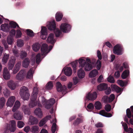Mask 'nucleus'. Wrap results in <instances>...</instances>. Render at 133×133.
<instances>
[{
	"instance_id": "32",
	"label": "nucleus",
	"mask_w": 133,
	"mask_h": 133,
	"mask_svg": "<svg viewBox=\"0 0 133 133\" xmlns=\"http://www.w3.org/2000/svg\"><path fill=\"white\" fill-rule=\"evenodd\" d=\"M63 17V14L60 12H57L55 15V19L57 22L61 21Z\"/></svg>"
},
{
	"instance_id": "4",
	"label": "nucleus",
	"mask_w": 133,
	"mask_h": 133,
	"mask_svg": "<svg viewBox=\"0 0 133 133\" xmlns=\"http://www.w3.org/2000/svg\"><path fill=\"white\" fill-rule=\"evenodd\" d=\"M78 62L79 64V66L83 67L85 65L84 70L85 71L90 70L92 68V65L89 63H86V61L83 59L80 58Z\"/></svg>"
},
{
	"instance_id": "54",
	"label": "nucleus",
	"mask_w": 133,
	"mask_h": 133,
	"mask_svg": "<svg viewBox=\"0 0 133 133\" xmlns=\"http://www.w3.org/2000/svg\"><path fill=\"white\" fill-rule=\"evenodd\" d=\"M24 124L23 122L21 121H18L17 122V127L19 128H22L24 126Z\"/></svg>"
},
{
	"instance_id": "46",
	"label": "nucleus",
	"mask_w": 133,
	"mask_h": 133,
	"mask_svg": "<svg viewBox=\"0 0 133 133\" xmlns=\"http://www.w3.org/2000/svg\"><path fill=\"white\" fill-rule=\"evenodd\" d=\"M5 102V100L4 97L0 98V108H2L4 106Z\"/></svg>"
},
{
	"instance_id": "59",
	"label": "nucleus",
	"mask_w": 133,
	"mask_h": 133,
	"mask_svg": "<svg viewBox=\"0 0 133 133\" xmlns=\"http://www.w3.org/2000/svg\"><path fill=\"white\" fill-rule=\"evenodd\" d=\"M95 126L96 128H102L104 126L103 124L101 122H99L95 125Z\"/></svg>"
},
{
	"instance_id": "31",
	"label": "nucleus",
	"mask_w": 133,
	"mask_h": 133,
	"mask_svg": "<svg viewBox=\"0 0 133 133\" xmlns=\"http://www.w3.org/2000/svg\"><path fill=\"white\" fill-rule=\"evenodd\" d=\"M1 30L5 32H8L9 31V27L8 24H5L1 25Z\"/></svg>"
},
{
	"instance_id": "27",
	"label": "nucleus",
	"mask_w": 133,
	"mask_h": 133,
	"mask_svg": "<svg viewBox=\"0 0 133 133\" xmlns=\"http://www.w3.org/2000/svg\"><path fill=\"white\" fill-rule=\"evenodd\" d=\"M77 75L79 78H83L85 75V73L83 70L81 68L78 70Z\"/></svg>"
},
{
	"instance_id": "6",
	"label": "nucleus",
	"mask_w": 133,
	"mask_h": 133,
	"mask_svg": "<svg viewBox=\"0 0 133 133\" xmlns=\"http://www.w3.org/2000/svg\"><path fill=\"white\" fill-rule=\"evenodd\" d=\"M123 48L119 44H117L114 48L113 51L114 54L117 55H121L123 53Z\"/></svg>"
},
{
	"instance_id": "48",
	"label": "nucleus",
	"mask_w": 133,
	"mask_h": 133,
	"mask_svg": "<svg viewBox=\"0 0 133 133\" xmlns=\"http://www.w3.org/2000/svg\"><path fill=\"white\" fill-rule=\"evenodd\" d=\"M26 31L27 34L28 36L30 37H32L34 36V33L32 30L28 29L26 30Z\"/></svg>"
},
{
	"instance_id": "23",
	"label": "nucleus",
	"mask_w": 133,
	"mask_h": 133,
	"mask_svg": "<svg viewBox=\"0 0 133 133\" xmlns=\"http://www.w3.org/2000/svg\"><path fill=\"white\" fill-rule=\"evenodd\" d=\"M30 61V60L29 58H25L23 61V66L25 68H28L29 65Z\"/></svg>"
},
{
	"instance_id": "10",
	"label": "nucleus",
	"mask_w": 133,
	"mask_h": 133,
	"mask_svg": "<svg viewBox=\"0 0 133 133\" xmlns=\"http://www.w3.org/2000/svg\"><path fill=\"white\" fill-rule=\"evenodd\" d=\"M47 36V28L45 27H42L41 30V35L40 37L43 39H45Z\"/></svg>"
},
{
	"instance_id": "16",
	"label": "nucleus",
	"mask_w": 133,
	"mask_h": 133,
	"mask_svg": "<svg viewBox=\"0 0 133 133\" xmlns=\"http://www.w3.org/2000/svg\"><path fill=\"white\" fill-rule=\"evenodd\" d=\"M46 41L47 43L52 44H54L55 42L54 38V35L52 33L50 34L48 36Z\"/></svg>"
},
{
	"instance_id": "51",
	"label": "nucleus",
	"mask_w": 133,
	"mask_h": 133,
	"mask_svg": "<svg viewBox=\"0 0 133 133\" xmlns=\"http://www.w3.org/2000/svg\"><path fill=\"white\" fill-rule=\"evenodd\" d=\"M17 43L18 46L19 47H22L24 45L23 41L21 39L18 40L17 41Z\"/></svg>"
},
{
	"instance_id": "5",
	"label": "nucleus",
	"mask_w": 133,
	"mask_h": 133,
	"mask_svg": "<svg viewBox=\"0 0 133 133\" xmlns=\"http://www.w3.org/2000/svg\"><path fill=\"white\" fill-rule=\"evenodd\" d=\"M57 90L58 92H62L63 94H65L67 93V88L65 85L62 86L61 83L58 82L56 84Z\"/></svg>"
},
{
	"instance_id": "60",
	"label": "nucleus",
	"mask_w": 133,
	"mask_h": 133,
	"mask_svg": "<svg viewBox=\"0 0 133 133\" xmlns=\"http://www.w3.org/2000/svg\"><path fill=\"white\" fill-rule=\"evenodd\" d=\"M108 81L109 82L111 83H113L115 82L114 78L112 76H110L108 79Z\"/></svg>"
},
{
	"instance_id": "29",
	"label": "nucleus",
	"mask_w": 133,
	"mask_h": 133,
	"mask_svg": "<svg viewBox=\"0 0 133 133\" xmlns=\"http://www.w3.org/2000/svg\"><path fill=\"white\" fill-rule=\"evenodd\" d=\"M64 71L65 75L68 76H70L72 73L71 69L70 67L66 68L64 70Z\"/></svg>"
},
{
	"instance_id": "49",
	"label": "nucleus",
	"mask_w": 133,
	"mask_h": 133,
	"mask_svg": "<svg viewBox=\"0 0 133 133\" xmlns=\"http://www.w3.org/2000/svg\"><path fill=\"white\" fill-rule=\"evenodd\" d=\"M10 91L6 89L4 90L3 92L4 95L6 97H8L10 96Z\"/></svg>"
},
{
	"instance_id": "53",
	"label": "nucleus",
	"mask_w": 133,
	"mask_h": 133,
	"mask_svg": "<svg viewBox=\"0 0 133 133\" xmlns=\"http://www.w3.org/2000/svg\"><path fill=\"white\" fill-rule=\"evenodd\" d=\"M104 109L107 112H109L110 111L111 109V106L110 104H107L105 106Z\"/></svg>"
},
{
	"instance_id": "26",
	"label": "nucleus",
	"mask_w": 133,
	"mask_h": 133,
	"mask_svg": "<svg viewBox=\"0 0 133 133\" xmlns=\"http://www.w3.org/2000/svg\"><path fill=\"white\" fill-rule=\"evenodd\" d=\"M21 64L20 61L18 62L16 65L13 71V73L15 74L19 70Z\"/></svg>"
},
{
	"instance_id": "57",
	"label": "nucleus",
	"mask_w": 133,
	"mask_h": 133,
	"mask_svg": "<svg viewBox=\"0 0 133 133\" xmlns=\"http://www.w3.org/2000/svg\"><path fill=\"white\" fill-rule=\"evenodd\" d=\"M96 64H97L96 68L98 70H99L100 69L101 66V62L100 60L98 59L97 61Z\"/></svg>"
},
{
	"instance_id": "41",
	"label": "nucleus",
	"mask_w": 133,
	"mask_h": 133,
	"mask_svg": "<svg viewBox=\"0 0 133 133\" xmlns=\"http://www.w3.org/2000/svg\"><path fill=\"white\" fill-rule=\"evenodd\" d=\"M78 61H76L71 63V65L73 69V72L75 73L76 72V67L77 65Z\"/></svg>"
},
{
	"instance_id": "36",
	"label": "nucleus",
	"mask_w": 133,
	"mask_h": 133,
	"mask_svg": "<svg viewBox=\"0 0 133 133\" xmlns=\"http://www.w3.org/2000/svg\"><path fill=\"white\" fill-rule=\"evenodd\" d=\"M41 45L40 44L38 43H35L34 44L32 45V49L35 51H38L40 49Z\"/></svg>"
},
{
	"instance_id": "62",
	"label": "nucleus",
	"mask_w": 133,
	"mask_h": 133,
	"mask_svg": "<svg viewBox=\"0 0 133 133\" xmlns=\"http://www.w3.org/2000/svg\"><path fill=\"white\" fill-rule=\"evenodd\" d=\"M111 90L110 87H108L107 89H105V93L107 95H109L110 93Z\"/></svg>"
},
{
	"instance_id": "38",
	"label": "nucleus",
	"mask_w": 133,
	"mask_h": 133,
	"mask_svg": "<svg viewBox=\"0 0 133 133\" xmlns=\"http://www.w3.org/2000/svg\"><path fill=\"white\" fill-rule=\"evenodd\" d=\"M30 121L32 125L36 124L37 123L38 121L37 119L34 117L31 116L30 117Z\"/></svg>"
},
{
	"instance_id": "17",
	"label": "nucleus",
	"mask_w": 133,
	"mask_h": 133,
	"mask_svg": "<svg viewBox=\"0 0 133 133\" xmlns=\"http://www.w3.org/2000/svg\"><path fill=\"white\" fill-rule=\"evenodd\" d=\"M15 100V97L14 96H11L9 98L6 103L7 106L12 107Z\"/></svg>"
},
{
	"instance_id": "18",
	"label": "nucleus",
	"mask_w": 133,
	"mask_h": 133,
	"mask_svg": "<svg viewBox=\"0 0 133 133\" xmlns=\"http://www.w3.org/2000/svg\"><path fill=\"white\" fill-rule=\"evenodd\" d=\"M48 29L50 30H54L56 28V25L55 21L48 23L47 25Z\"/></svg>"
},
{
	"instance_id": "50",
	"label": "nucleus",
	"mask_w": 133,
	"mask_h": 133,
	"mask_svg": "<svg viewBox=\"0 0 133 133\" xmlns=\"http://www.w3.org/2000/svg\"><path fill=\"white\" fill-rule=\"evenodd\" d=\"M41 59V55L39 53L36 56V62L37 64H39Z\"/></svg>"
},
{
	"instance_id": "22",
	"label": "nucleus",
	"mask_w": 133,
	"mask_h": 133,
	"mask_svg": "<svg viewBox=\"0 0 133 133\" xmlns=\"http://www.w3.org/2000/svg\"><path fill=\"white\" fill-rule=\"evenodd\" d=\"M14 117L17 120H21L23 117L22 114L20 111H17L14 114Z\"/></svg>"
},
{
	"instance_id": "33",
	"label": "nucleus",
	"mask_w": 133,
	"mask_h": 133,
	"mask_svg": "<svg viewBox=\"0 0 133 133\" xmlns=\"http://www.w3.org/2000/svg\"><path fill=\"white\" fill-rule=\"evenodd\" d=\"M9 55L8 54L5 53L2 59V61L3 64H5L8 62L9 59Z\"/></svg>"
},
{
	"instance_id": "47",
	"label": "nucleus",
	"mask_w": 133,
	"mask_h": 133,
	"mask_svg": "<svg viewBox=\"0 0 133 133\" xmlns=\"http://www.w3.org/2000/svg\"><path fill=\"white\" fill-rule=\"evenodd\" d=\"M54 32L56 37H58L62 34V32L58 29L56 28L54 30Z\"/></svg>"
},
{
	"instance_id": "11",
	"label": "nucleus",
	"mask_w": 133,
	"mask_h": 133,
	"mask_svg": "<svg viewBox=\"0 0 133 133\" xmlns=\"http://www.w3.org/2000/svg\"><path fill=\"white\" fill-rule=\"evenodd\" d=\"M25 76V73L23 70H21L17 75L16 76V79L18 81H22Z\"/></svg>"
},
{
	"instance_id": "44",
	"label": "nucleus",
	"mask_w": 133,
	"mask_h": 133,
	"mask_svg": "<svg viewBox=\"0 0 133 133\" xmlns=\"http://www.w3.org/2000/svg\"><path fill=\"white\" fill-rule=\"evenodd\" d=\"M95 108L98 110H99L102 108V105L101 103L98 101L96 102L95 104Z\"/></svg>"
},
{
	"instance_id": "2",
	"label": "nucleus",
	"mask_w": 133,
	"mask_h": 133,
	"mask_svg": "<svg viewBox=\"0 0 133 133\" xmlns=\"http://www.w3.org/2000/svg\"><path fill=\"white\" fill-rule=\"evenodd\" d=\"M20 94L22 98L24 100H28L30 96L28 88L25 86H23L21 88Z\"/></svg>"
},
{
	"instance_id": "56",
	"label": "nucleus",
	"mask_w": 133,
	"mask_h": 133,
	"mask_svg": "<svg viewBox=\"0 0 133 133\" xmlns=\"http://www.w3.org/2000/svg\"><path fill=\"white\" fill-rule=\"evenodd\" d=\"M14 39L12 37H8L7 39V42L9 44H11Z\"/></svg>"
},
{
	"instance_id": "21",
	"label": "nucleus",
	"mask_w": 133,
	"mask_h": 133,
	"mask_svg": "<svg viewBox=\"0 0 133 133\" xmlns=\"http://www.w3.org/2000/svg\"><path fill=\"white\" fill-rule=\"evenodd\" d=\"M108 87L107 84L105 83H101L97 87V89L100 91L105 90Z\"/></svg>"
},
{
	"instance_id": "39",
	"label": "nucleus",
	"mask_w": 133,
	"mask_h": 133,
	"mask_svg": "<svg viewBox=\"0 0 133 133\" xmlns=\"http://www.w3.org/2000/svg\"><path fill=\"white\" fill-rule=\"evenodd\" d=\"M129 72L128 70H126L122 73L121 75V77L123 79H125L129 75Z\"/></svg>"
},
{
	"instance_id": "15",
	"label": "nucleus",
	"mask_w": 133,
	"mask_h": 133,
	"mask_svg": "<svg viewBox=\"0 0 133 133\" xmlns=\"http://www.w3.org/2000/svg\"><path fill=\"white\" fill-rule=\"evenodd\" d=\"M45 102H46V105L45 106V108L47 109H49L51 108L55 103V100L54 98H51L48 102H46V100H45Z\"/></svg>"
},
{
	"instance_id": "45",
	"label": "nucleus",
	"mask_w": 133,
	"mask_h": 133,
	"mask_svg": "<svg viewBox=\"0 0 133 133\" xmlns=\"http://www.w3.org/2000/svg\"><path fill=\"white\" fill-rule=\"evenodd\" d=\"M9 26L10 28H15L16 26L18 28H19V25L16 22L13 21L9 23Z\"/></svg>"
},
{
	"instance_id": "42",
	"label": "nucleus",
	"mask_w": 133,
	"mask_h": 133,
	"mask_svg": "<svg viewBox=\"0 0 133 133\" xmlns=\"http://www.w3.org/2000/svg\"><path fill=\"white\" fill-rule=\"evenodd\" d=\"M53 87L52 82L49 81L46 85L45 89L47 90H50L52 89Z\"/></svg>"
},
{
	"instance_id": "35",
	"label": "nucleus",
	"mask_w": 133,
	"mask_h": 133,
	"mask_svg": "<svg viewBox=\"0 0 133 133\" xmlns=\"http://www.w3.org/2000/svg\"><path fill=\"white\" fill-rule=\"evenodd\" d=\"M53 122H56L53 123L51 127V130L52 133H54L57 129V126L56 124V119L53 120Z\"/></svg>"
},
{
	"instance_id": "63",
	"label": "nucleus",
	"mask_w": 133,
	"mask_h": 133,
	"mask_svg": "<svg viewBox=\"0 0 133 133\" xmlns=\"http://www.w3.org/2000/svg\"><path fill=\"white\" fill-rule=\"evenodd\" d=\"M122 126L123 127L124 130L125 131H127L128 130V127L127 124L125 123H123L122 124Z\"/></svg>"
},
{
	"instance_id": "12",
	"label": "nucleus",
	"mask_w": 133,
	"mask_h": 133,
	"mask_svg": "<svg viewBox=\"0 0 133 133\" xmlns=\"http://www.w3.org/2000/svg\"><path fill=\"white\" fill-rule=\"evenodd\" d=\"M131 111L129 108L126 110V116L129 118H130L129 122L133 125V114L132 115Z\"/></svg>"
},
{
	"instance_id": "13",
	"label": "nucleus",
	"mask_w": 133,
	"mask_h": 133,
	"mask_svg": "<svg viewBox=\"0 0 133 133\" xmlns=\"http://www.w3.org/2000/svg\"><path fill=\"white\" fill-rule=\"evenodd\" d=\"M16 61V58L12 57L9 60L8 64V68L9 70L12 69L13 68Z\"/></svg>"
},
{
	"instance_id": "1",
	"label": "nucleus",
	"mask_w": 133,
	"mask_h": 133,
	"mask_svg": "<svg viewBox=\"0 0 133 133\" xmlns=\"http://www.w3.org/2000/svg\"><path fill=\"white\" fill-rule=\"evenodd\" d=\"M38 89L36 87H34L33 89V92L31 97V101L29 104V106L30 108H33L35 106L37 103L35 101L37 98V95L38 93Z\"/></svg>"
},
{
	"instance_id": "52",
	"label": "nucleus",
	"mask_w": 133,
	"mask_h": 133,
	"mask_svg": "<svg viewBox=\"0 0 133 133\" xmlns=\"http://www.w3.org/2000/svg\"><path fill=\"white\" fill-rule=\"evenodd\" d=\"M31 131L35 133L38 131V126H34L32 127Z\"/></svg>"
},
{
	"instance_id": "20",
	"label": "nucleus",
	"mask_w": 133,
	"mask_h": 133,
	"mask_svg": "<svg viewBox=\"0 0 133 133\" xmlns=\"http://www.w3.org/2000/svg\"><path fill=\"white\" fill-rule=\"evenodd\" d=\"M3 75V77L5 79L8 80L10 78V75L6 68H4Z\"/></svg>"
},
{
	"instance_id": "19",
	"label": "nucleus",
	"mask_w": 133,
	"mask_h": 133,
	"mask_svg": "<svg viewBox=\"0 0 133 133\" xmlns=\"http://www.w3.org/2000/svg\"><path fill=\"white\" fill-rule=\"evenodd\" d=\"M51 115L47 116L44 118L42 119L40 122L39 123V126L40 127H42L44 125L47 121L51 118Z\"/></svg>"
},
{
	"instance_id": "43",
	"label": "nucleus",
	"mask_w": 133,
	"mask_h": 133,
	"mask_svg": "<svg viewBox=\"0 0 133 133\" xmlns=\"http://www.w3.org/2000/svg\"><path fill=\"white\" fill-rule=\"evenodd\" d=\"M33 69L31 68L28 71L26 76V77L28 78H31L33 77V74L34 73Z\"/></svg>"
},
{
	"instance_id": "28",
	"label": "nucleus",
	"mask_w": 133,
	"mask_h": 133,
	"mask_svg": "<svg viewBox=\"0 0 133 133\" xmlns=\"http://www.w3.org/2000/svg\"><path fill=\"white\" fill-rule=\"evenodd\" d=\"M34 113L39 118H41L42 116V112L39 108L36 109L34 111Z\"/></svg>"
},
{
	"instance_id": "55",
	"label": "nucleus",
	"mask_w": 133,
	"mask_h": 133,
	"mask_svg": "<svg viewBox=\"0 0 133 133\" xmlns=\"http://www.w3.org/2000/svg\"><path fill=\"white\" fill-rule=\"evenodd\" d=\"M26 56L27 54L25 51H21L20 57L22 59H23L24 58L26 57Z\"/></svg>"
},
{
	"instance_id": "8",
	"label": "nucleus",
	"mask_w": 133,
	"mask_h": 133,
	"mask_svg": "<svg viewBox=\"0 0 133 133\" xmlns=\"http://www.w3.org/2000/svg\"><path fill=\"white\" fill-rule=\"evenodd\" d=\"M71 28V26L66 23H62L60 26L61 30L64 33L67 32L69 31Z\"/></svg>"
},
{
	"instance_id": "37",
	"label": "nucleus",
	"mask_w": 133,
	"mask_h": 133,
	"mask_svg": "<svg viewBox=\"0 0 133 133\" xmlns=\"http://www.w3.org/2000/svg\"><path fill=\"white\" fill-rule=\"evenodd\" d=\"M83 121L82 119L78 118L73 122V124L74 126L78 125L79 124L82 123Z\"/></svg>"
},
{
	"instance_id": "25",
	"label": "nucleus",
	"mask_w": 133,
	"mask_h": 133,
	"mask_svg": "<svg viewBox=\"0 0 133 133\" xmlns=\"http://www.w3.org/2000/svg\"><path fill=\"white\" fill-rule=\"evenodd\" d=\"M8 86L11 89L14 90L16 88V84L14 81H10L8 82Z\"/></svg>"
},
{
	"instance_id": "40",
	"label": "nucleus",
	"mask_w": 133,
	"mask_h": 133,
	"mask_svg": "<svg viewBox=\"0 0 133 133\" xmlns=\"http://www.w3.org/2000/svg\"><path fill=\"white\" fill-rule=\"evenodd\" d=\"M98 73V71L96 69H94L90 73L89 75L90 77H95L97 75Z\"/></svg>"
},
{
	"instance_id": "14",
	"label": "nucleus",
	"mask_w": 133,
	"mask_h": 133,
	"mask_svg": "<svg viewBox=\"0 0 133 133\" xmlns=\"http://www.w3.org/2000/svg\"><path fill=\"white\" fill-rule=\"evenodd\" d=\"M48 45L46 44H43L41 46V51L42 56L45 55L48 53Z\"/></svg>"
},
{
	"instance_id": "24",
	"label": "nucleus",
	"mask_w": 133,
	"mask_h": 133,
	"mask_svg": "<svg viewBox=\"0 0 133 133\" xmlns=\"http://www.w3.org/2000/svg\"><path fill=\"white\" fill-rule=\"evenodd\" d=\"M22 110L25 114L30 115V112L28 106L23 105L22 107Z\"/></svg>"
},
{
	"instance_id": "64",
	"label": "nucleus",
	"mask_w": 133,
	"mask_h": 133,
	"mask_svg": "<svg viewBox=\"0 0 133 133\" xmlns=\"http://www.w3.org/2000/svg\"><path fill=\"white\" fill-rule=\"evenodd\" d=\"M97 54L99 59L101 60L102 59V55L100 51L99 50H97Z\"/></svg>"
},
{
	"instance_id": "61",
	"label": "nucleus",
	"mask_w": 133,
	"mask_h": 133,
	"mask_svg": "<svg viewBox=\"0 0 133 133\" xmlns=\"http://www.w3.org/2000/svg\"><path fill=\"white\" fill-rule=\"evenodd\" d=\"M87 107L88 109L91 110H93L94 108V104L91 103H90L87 106Z\"/></svg>"
},
{
	"instance_id": "3",
	"label": "nucleus",
	"mask_w": 133,
	"mask_h": 133,
	"mask_svg": "<svg viewBox=\"0 0 133 133\" xmlns=\"http://www.w3.org/2000/svg\"><path fill=\"white\" fill-rule=\"evenodd\" d=\"M16 122L14 120L10 121V124H6V126L4 130V133H8L9 131L14 132L16 130Z\"/></svg>"
},
{
	"instance_id": "30",
	"label": "nucleus",
	"mask_w": 133,
	"mask_h": 133,
	"mask_svg": "<svg viewBox=\"0 0 133 133\" xmlns=\"http://www.w3.org/2000/svg\"><path fill=\"white\" fill-rule=\"evenodd\" d=\"M99 114L102 116L107 117H110L112 116L111 114L105 112L104 110L100 111L99 112Z\"/></svg>"
},
{
	"instance_id": "34",
	"label": "nucleus",
	"mask_w": 133,
	"mask_h": 133,
	"mask_svg": "<svg viewBox=\"0 0 133 133\" xmlns=\"http://www.w3.org/2000/svg\"><path fill=\"white\" fill-rule=\"evenodd\" d=\"M20 105V103L18 101H16L14 107H13L12 111L15 112L19 108Z\"/></svg>"
},
{
	"instance_id": "9",
	"label": "nucleus",
	"mask_w": 133,
	"mask_h": 133,
	"mask_svg": "<svg viewBox=\"0 0 133 133\" xmlns=\"http://www.w3.org/2000/svg\"><path fill=\"white\" fill-rule=\"evenodd\" d=\"M97 94L96 92L93 93H89L86 96V98L88 100L94 101L97 97Z\"/></svg>"
},
{
	"instance_id": "7",
	"label": "nucleus",
	"mask_w": 133,
	"mask_h": 133,
	"mask_svg": "<svg viewBox=\"0 0 133 133\" xmlns=\"http://www.w3.org/2000/svg\"><path fill=\"white\" fill-rule=\"evenodd\" d=\"M115 98V95L113 94H111L109 97L107 96H104L102 98V100L104 103H107L112 102Z\"/></svg>"
},
{
	"instance_id": "58",
	"label": "nucleus",
	"mask_w": 133,
	"mask_h": 133,
	"mask_svg": "<svg viewBox=\"0 0 133 133\" xmlns=\"http://www.w3.org/2000/svg\"><path fill=\"white\" fill-rule=\"evenodd\" d=\"M22 34L21 31L19 30H18L16 31V37L18 38L21 37Z\"/></svg>"
}]
</instances>
